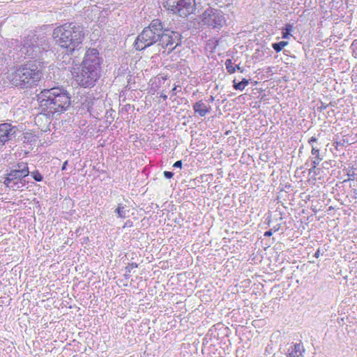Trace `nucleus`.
I'll list each match as a JSON object with an SVG mask.
<instances>
[{"instance_id":"nucleus-19","label":"nucleus","mask_w":357,"mask_h":357,"mask_svg":"<svg viewBox=\"0 0 357 357\" xmlns=\"http://www.w3.org/2000/svg\"><path fill=\"white\" fill-rule=\"evenodd\" d=\"M23 135L24 143L32 144V143L35 141V136L30 132H25L23 134Z\"/></svg>"},{"instance_id":"nucleus-30","label":"nucleus","mask_w":357,"mask_h":357,"mask_svg":"<svg viewBox=\"0 0 357 357\" xmlns=\"http://www.w3.org/2000/svg\"><path fill=\"white\" fill-rule=\"evenodd\" d=\"M317 141V138L316 136H312L310 137L308 140V143L312 146L314 142H316Z\"/></svg>"},{"instance_id":"nucleus-36","label":"nucleus","mask_w":357,"mask_h":357,"mask_svg":"<svg viewBox=\"0 0 357 357\" xmlns=\"http://www.w3.org/2000/svg\"><path fill=\"white\" fill-rule=\"evenodd\" d=\"M214 100V97L213 96H211L208 100L209 102H212Z\"/></svg>"},{"instance_id":"nucleus-15","label":"nucleus","mask_w":357,"mask_h":357,"mask_svg":"<svg viewBox=\"0 0 357 357\" xmlns=\"http://www.w3.org/2000/svg\"><path fill=\"white\" fill-rule=\"evenodd\" d=\"M13 169H14L18 172H23V173H22V174H23L24 176H26V177L27 176H29L30 174L28 164L26 162H17L15 165L13 166Z\"/></svg>"},{"instance_id":"nucleus-22","label":"nucleus","mask_w":357,"mask_h":357,"mask_svg":"<svg viewBox=\"0 0 357 357\" xmlns=\"http://www.w3.org/2000/svg\"><path fill=\"white\" fill-rule=\"evenodd\" d=\"M138 266V265L136 264V263H131V264H129L126 267V274L124 275V277L127 279H128L130 278V274L129 273L131 272V270L134 268H137Z\"/></svg>"},{"instance_id":"nucleus-38","label":"nucleus","mask_w":357,"mask_h":357,"mask_svg":"<svg viewBox=\"0 0 357 357\" xmlns=\"http://www.w3.org/2000/svg\"><path fill=\"white\" fill-rule=\"evenodd\" d=\"M176 86H174L173 89H172V92L174 93H175L174 92H176Z\"/></svg>"},{"instance_id":"nucleus-13","label":"nucleus","mask_w":357,"mask_h":357,"mask_svg":"<svg viewBox=\"0 0 357 357\" xmlns=\"http://www.w3.org/2000/svg\"><path fill=\"white\" fill-rule=\"evenodd\" d=\"M305 349L301 344L296 343L288 349L287 357H303Z\"/></svg>"},{"instance_id":"nucleus-28","label":"nucleus","mask_w":357,"mask_h":357,"mask_svg":"<svg viewBox=\"0 0 357 357\" xmlns=\"http://www.w3.org/2000/svg\"><path fill=\"white\" fill-rule=\"evenodd\" d=\"M133 226V222L132 221H131L130 220H128L124 225H123V227H132Z\"/></svg>"},{"instance_id":"nucleus-35","label":"nucleus","mask_w":357,"mask_h":357,"mask_svg":"<svg viewBox=\"0 0 357 357\" xmlns=\"http://www.w3.org/2000/svg\"><path fill=\"white\" fill-rule=\"evenodd\" d=\"M236 66V69H238V70H240L241 72H243V69L242 68H241L239 66V65H235Z\"/></svg>"},{"instance_id":"nucleus-17","label":"nucleus","mask_w":357,"mask_h":357,"mask_svg":"<svg viewBox=\"0 0 357 357\" xmlns=\"http://www.w3.org/2000/svg\"><path fill=\"white\" fill-rule=\"evenodd\" d=\"M233 87L236 90H243L245 87V78H243L241 81L236 82V79L233 81Z\"/></svg>"},{"instance_id":"nucleus-12","label":"nucleus","mask_w":357,"mask_h":357,"mask_svg":"<svg viewBox=\"0 0 357 357\" xmlns=\"http://www.w3.org/2000/svg\"><path fill=\"white\" fill-rule=\"evenodd\" d=\"M225 40L222 38H213L208 40L207 46L212 52H219L223 50Z\"/></svg>"},{"instance_id":"nucleus-27","label":"nucleus","mask_w":357,"mask_h":357,"mask_svg":"<svg viewBox=\"0 0 357 357\" xmlns=\"http://www.w3.org/2000/svg\"><path fill=\"white\" fill-rule=\"evenodd\" d=\"M182 165H183L182 160H177V161H176L174 163L173 167H174V168H181L182 167Z\"/></svg>"},{"instance_id":"nucleus-37","label":"nucleus","mask_w":357,"mask_h":357,"mask_svg":"<svg viewBox=\"0 0 357 357\" xmlns=\"http://www.w3.org/2000/svg\"><path fill=\"white\" fill-rule=\"evenodd\" d=\"M271 229H273V231H278L279 229V227L278 226H275L273 228H272Z\"/></svg>"},{"instance_id":"nucleus-14","label":"nucleus","mask_w":357,"mask_h":357,"mask_svg":"<svg viewBox=\"0 0 357 357\" xmlns=\"http://www.w3.org/2000/svg\"><path fill=\"white\" fill-rule=\"evenodd\" d=\"M319 149L314 145H312L311 154L314 156L312 160V167L310 169V172L313 171L317 166L319 164V162L323 160V158L319 155Z\"/></svg>"},{"instance_id":"nucleus-3","label":"nucleus","mask_w":357,"mask_h":357,"mask_svg":"<svg viewBox=\"0 0 357 357\" xmlns=\"http://www.w3.org/2000/svg\"><path fill=\"white\" fill-rule=\"evenodd\" d=\"M52 37L55 43L66 52V54L62 57V63L70 64L73 61V65L75 64V59L70 56L78 51L82 45L85 38L83 26L76 22L65 23L54 29Z\"/></svg>"},{"instance_id":"nucleus-11","label":"nucleus","mask_w":357,"mask_h":357,"mask_svg":"<svg viewBox=\"0 0 357 357\" xmlns=\"http://www.w3.org/2000/svg\"><path fill=\"white\" fill-rule=\"evenodd\" d=\"M195 113L198 114L201 117L205 116L210 112L211 109L210 105H206L202 100L197 101L192 105Z\"/></svg>"},{"instance_id":"nucleus-29","label":"nucleus","mask_w":357,"mask_h":357,"mask_svg":"<svg viewBox=\"0 0 357 357\" xmlns=\"http://www.w3.org/2000/svg\"><path fill=\"white\" fill-rule=\"evenodd\" d=\"M291 26L289 25L288 27L287 28V31L283 33V38H288L289 32L291 31Z\"/></svg>"},{"instance_id":"nucleus-31","label":"nucleus","mask_w":357,"mask_h":357,"mask_svg":"<svg viewBox=\"0 0 357 357\" xmlns=\"http://www.w3.org/2000/svg\"><path fill=\"white\" fill-rule=\"evenodd\" d=\"M273 229H269L268 231H266L265 233H264V236H271L273 234Z\"/></svg>"},{"instance_id":"nucleus-21","label":"nucleus","mask_w":357,"mask_h":357,"mask_svg":"<svg viewBox=\"0 0 357 357\" xmlns=\"http://www.w3.org/2000/svg\"><path fill=\"white\" fill-rule=\"evenodd\" d=\"M287 45V42L286 41H280L279 43H275L272 45L273 48L277 52H280L284 47Z\"/></svg>"},{"instance_id":"nucleus-23","label":"nucleus","mask_w":357,"mask_h":357,"mask_svg":"<svg viewBox=\"0 0 357 357\" xmlns=\"http://www.w3.org/2000/svg\"><path fill=\"white\" fill-rule=\"evenodd\" d=\"M245 327L243 325H238L236 328V333L239 335L240 340H243V336L245 335Z\"/></svg>"},{"instance_id":"nucleus-5","label":"nucleus","mask_w":357,"mask_h":357,"mask_svg":"<svg viewBox=\"0 0 357 357\" xmlns=\"http://www.w3.org/2000/svg\"><path fill=\"white\" fill-rule=\"evenodd\" d=\"M43 65L36 62H27L20 65L10 75V82L21 89L37 86L43 76Z\"/></svg>"},{"instance_id":"nucleus-25","label":"nucleus","mask_w":357,"mask_h":357,"mask_svg":"<svg viewBox=\"0 0 357 357\" xmlns=\"http://www.w3.org/2000/svg\"><path fill=\"white\" fill-rule=\"evenodd\" d=\"M245 100V94H242L237 98H236L235 101L237 103H244V101Z\"/></svg>"},{"instance_id":"nucleus-8","label":"nucleus","mask_w":357,"mask_h":357,"mask_svg":"<svg viewBox=\"0 0 357 357\" xmlns=\"http://www.w3.org/2000/svg\"><path fill=\"white\" fill-rule=\"evenodd\" d=\"M203 22L212 28H220L225 24V18L222 10L209 7L202 14Z\"/></svg>"},{"instance_id":"nucleus-20","label":"nucleus","mask_w":357,"mask_h":357,"mask_svg":"<svg viewBox=\"0 0 357 357\" xmlns=\"http://www.w3.org/2000/svg\"><path fill=\"white\" fill-rule=\"evenodd\" d=\"M31 177L37 182H40L43 180V176L40 173L38 169H36L33 172H30Z\"/></svg>"},{"instance_id":"nucleus-24","label":"nucleus","mask_w":357,"mask_h":357,"mask_svg":"<svg viewBox=\"0 0 357 357\" xmlns=\"http://www.w3.org/2000/svg\"><path fill=\"white\" fill-rule=\"evenodd\" d=\"M239 344H241V345L238 347L236 351V357H244L245 350L243 344L241 343V342H239Z\"/></svg>"},{"instance_id":"nucleus-10","label":"nucleus","mask_w":357,"mask_h":357,"mask_svg":"<svg viewBox=\"0 0 357 357\" xmlns=\"http://www.w3.org/2000/svg\"><path fill=\"white\" fill-rule=\"evenodd\" d=\"M18 128L10 123H0V147L16 137Z\"/></svg>"},{"instance_id":"nucleus-34","label":"nucleus","mask_w":357,"mask_h":357,"mask_svg":"<svg viewBox=\"0 0 357 357\" xmlns=\"http://www.w3.org/2000/svg\"><path fill=\"white\" fill-rule=\"evenodd\" d=\"M160 98H162L164 100H167V95H165V94H164V93H162V94L160 95Z\"/></svg>"},{"instance_id":"nucleus-7","label":"nucleus","mask_w":357,"mask_h":357,"mask_svg":"<svg viewBox=\"0 0 357 357\" xmlns=\"http://www.w3.org/2000/svg\"><path fill=\"white\" fill-rule=\"evenodd\" d=\"M163 6L169 13L184 18L196 10L195 0H163Z\"/></svg>"},{"instance_id":"nucleus-9","label":"nucleus","mask_w":357,"mask_h":357,"mask_svg":"<svg viewBox=\"0 0 357 357\" xmlns=\"http://www.w3.org/2000/svg\"><path fill=\"white\" fill-rule=\"evenodd\" d=\"M22 173L14 169H11L9 172L6 170V173L3 177V181L2 183L13 190H17L23 188L26 184V181L24 180L26 176H24Z\"/></svg>"},{"instance_id":"nucleus-33","label":"nucleus","mask_w":357,"mask_h":357,"mask_svg":"<svg viewBox=\"0 0 357 357\" xmlns=\"http://www.w3.org/2000/svg\"><path fill=\"white\" fill-rule=\"evenodd\" d=\"M319 255H320V250H319V249H318V250L316 251V252L314 253V256L316 258H318V257H319Z\"/></svg>"},{"instance_id":"nucleus-1","label":"nucleus","mask_w":357,"mask_h":357,"mask_svg":"<svg viewBox=\"0 0 357 357\" xmlns=\"http://www.w3.org/2000/svg\"><path fill=\"white\" fill-rule=\"evenodd\" d=\"M182 36L180 32L172 31L165 27V23L160 19H154L148 26L143 29L137 36L134 47L136 50L142 51L157 45L159 52H172L181 45Z\"/></svg>"},{"instance_id":"nucleus-4","label":"nucleus","mask_w":357,"mask_h":357,"mask_svg":"<svg viewBox=\"0 0 357 357\" xmlns=\"http://www.w3.org/2000/svg\"><path fill=\"white\" fill-rule=\"evenodd\" d=\"M37 97L40 113L49 118L64 112L71 103L69 93L60 87L43 89Z\"/></svg>"},{"instance_id":"nucleus-32","label":"nucleus","mask_w":357,"mask_h":357,"mask_svg":"<svg viewBox=\"0 0 357 357\" xmlns=\"http://www.w3.org/2000/svg\"><path fill=\"white\" fill-rule=\"evenodd\" d=\"M67 165H68V161L66 160V161H65V162H63V165H62V167H61V169H62V170H65V169H66V167H67Z\"/></svg>"},{"instance_id":"nucleus-16","label":"nucleus","mask_w":357,"mask_h":357,"mask_svg":"<svg viewBox=\"0 0 357 357\" xmlns=\"http://www.w3.org/2000/svg\"><path fill=\"white\" fill-rule=\"evenodd\" d=\"M126 205L122 203L118 204L116 208L114 210V213L117 215L118 218H126L127 216V213L129 212V210H126Z\"/></svg>"},{"instance_id":"nucleus-26","label":"nucleus","mask_w":357,"mask_h":357,"mask_svg":"<svg viewBox=\"0 0 357 357\" xmlns=\"http://www.w3.org/2000/svg\"><path fill=\"white\" fill-rule=\"evenodd\" d=\"M174 174V172H169V171H165L163 172L164 176L167 179L172 178L173 177Z\"/></svg>"},{"instance_id":"nucleus-2","label":"nucleus","mask_w":357,"mask_h":357,"mask_svg":"<svg viewBox=\"0 0 357 357\" xmlns=\"http://www.w3.org/2000/svg\"><path fill=\"white\" fill-rule=\"evenodd\" d=\"M103 57L96 48H88L79 67L72 64L70 72L76 84L80 87L91 89L93 87L102 75Z\"/></svg>"},{"instance_id":"nucleus-6","label":"nucleus","mask_w":357,"mask_h":357,"mask_svg":"<svg viewBox=\"0 0 357 357\" xmlns=\"http://www.w3.org/2000/svg\"><path fill=\"white\" fill-rule=\"evenodd\" d=\"M50 49L47 37L44 35L31 34L24 37L22 42L20 52L24 58H29L43 65L45 56Z\"/></svg>"},{"instance_id":"nucleus-18","label":"nucleus","mask_w":357,"mask_h":357,"mask_svg":"<svg viewBox=\"0 0 357 357\" xmlns=\"http://www.w3.org/2000/svg\"><path fill=\"white\" fill-rule=\"evenodd\" d=\"M225 68L229 73H234L236 71V66L231 59H228L225 61Z\"/></svg>"}]
</instances>
